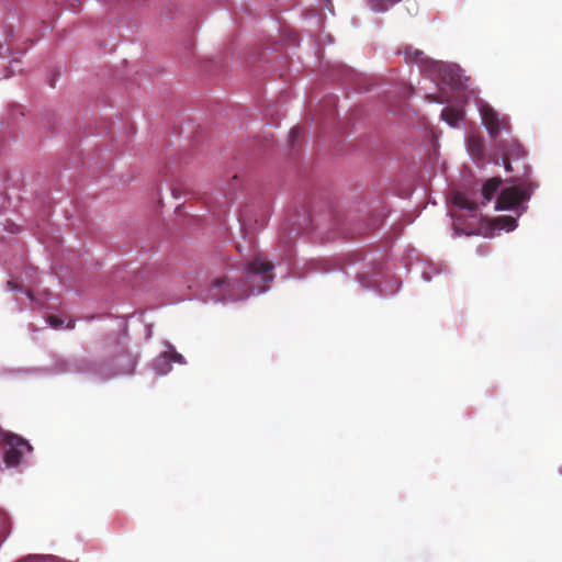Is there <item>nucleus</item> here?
<instances>
[{
    "instance_id": "f257e3e1",
    "label": "nucleus",
    "mask_w": 562,
    "mask_h": 562,
    "mask_svg": "<svg viewBox=\"0 0 562 562\" xmlns=\"http://www.w3.org/2000/svg\"><path fill=\"white\" fill-rule=\"evenodd\" d=\"M273 265L263 256H256L247 263L239 281H232L226 276L212 280L211 290L218 300H239L266 290L265 283L272 281Z\"/></svg>"
},
{
    "instance_id": "f03ea898",
    "label": "nucleus",
    "mask_w": 562,
    "mask_h": 562,
    "mask_svg": "<svg viewBox=\"0 0 562 562\" xmlns=\"http://www.w3.org/2000/svg\"><path fill=\"white\" fill-rule=\"evenodd\" d=\"M137 357L127 347L125 338L116 340L106 361L103 364L105 378L134 372Z\"/></svg>"
},
{
    "instance_id": "7ed1b4c3",
    "label": "nucleus",
    "mask_w": 562,
    "mask_h": 562,
    "mask_svg": "<svg viewBox=\"0 0 562 562\" xmlns=\"http://www.w3.org/2000/svg\"><path fill=\"white\" fill-rule=\"evenodd\" d=\"M501 184L502 179L493 177L483 183L480 193L472 192L468 194L460 191L456 192L452 196V203L459 209L476 212L480 206L486 205L495 196Z\"/></svg>"
},
{
    "instance_id": "20e7f679",
    "label": "nucleus",
    "mask_w": 562,
    "mask_h": 562,
    "mask_svg": "<svg viewBox=\"0 0 562 562\" xmlns=\"http://www.w3.org/2000/svg\"><path fill=\"white\" fill-rule=\"evenodd\" d=\"M538 188V184L533 181H524L518 186H513L501 191L496 200V210H515L524 201L528 200Z\"/></svg>"
},
{
    "instance_id": "39448f33",
    "label": "nucleus",
    "mask_w": 562,
    "mask_h": 562,
    "mask_svg": "<svg viewBox=\"0 0 562 562\" xmlns=\"http://www.w3.org/2000/svg\"><path fill=\"white\" fill-rule=\"evenodd\" d=\"M1 437L3 441V460L8 467H18L22 462L23 456L33 450L29 441L19 435L3 431Z\"/></svg>"
},
{
    "instance_id": "423d86ee",
    "label": "nucleus",
    "mask_w": 562,
    "mask_h": 562,
    "mask_svg": "<svg viewBox=\"0 0 562 562\" xmlns=\"http://www.w3.org/2000/svg\"><path fill=\"white\" fill-rule=\"evenodd\" d=\"M481 115L484 125L486 126L490 135L496 138L503 128V122L498 116V113L488 105L481 108Z\"/></svg>"
},
{
    "instance_id": "0eeeda50",
    "label": "nucleus",
    "mask_w": 562,
    "mask_h": 562,
    "mask_svg": "<svg viewBox=\"0 0 562 562\" xmlns=\"http://www.w3.org/2000/svg\"><path fill=\"white\" fill-rule=\"evenodd\" d=\"M503 165L506 171L512 170V159H518L520 157L525 156V150L521 147V145L517 143L508 144L507 146H504L503 149Z\"/></svg>"
},
{
    "instance_id": "6e6552de",
    "label": "nucleus",
    "mask_w": 562,
    "mask_h": 562,
    "mask_svg": "<svg viewBox=\"0 0 562 562\" xmlns=\"http://www.w3.org/2000/svg\"><path fill=\"white\" fill-rule=\"evenodd\" d=\"M468 146L471 155L476 160H483L484 159V143L480 137L471 136L468 139Z\"/></svg>"
},
{
    "instance_id": "1a4fd4ad",
    "label": "nucleus",
    "mask_w": 562,
    "mask_h": 562,
    "mask_svg": "<svg viewBox=\"0 0 562 562\" xmlns=\"http://www.w3.org/2000/svg\"><path fill=\"white\" fill-rule=\"evenodd\" d=\"M462 111L458 109H443L441 112V117L449 123L451 126L457 125V123L462 119Z\"/></svg>"
},
{
    "instance_id": "9d476101",
    "label": "nucleus",
    "mask_w": 562,
    "mask_h": 562,
    "mask_svg": "<svg viewBox=\"0 0 562 562\" xmlns=\"http://www.w3.org/2000/svg\"><path fill=\"white\" fill-rule=\"evenodd\" d=\"M404 54L408 61H414V63H418V64H425L427 61V58H426L424 52H422L417 48L406 47L404 50Z\"/></svg>"
},
{
    "instance_id": "9b49d317",
    "label": "nucleus",
    "mask_w": 562,
    "mask_h": 562,
    "mask_svg": "<svg viewBox=\"0 0 562 562\" xmlns=\"http://www.w3.org/2000/svg\"><path fill=\"white\" fill-rule=\"evenodd\" d=\"M19 562H60V560L52 554H34L21 559Z\"/></svg>"
},
{
    "instance_id": "f8f14e48",
    "label": "nucleus",
    "mask_w": 562,
    "mask_h": 562,
    "mask_svg": "<svg viewBox=\"0 0 562 562\" xmlns=\"http://www.w3.org/2000/svg\"><path fill=\"white\" fill-rule=\"evenodd\" d=\"M398 1L400 0H371V8L376 12H382Z\"/></svg>"
},
{
    "instance_id": "ddd939ff",
    "label": "nucleus",
    "mask_w": 562,
    "mask_h": 562,
    "mask_svg": "<svg viewBox=\"0 0 562 562\" xmlns=\"http://www.w3.org/2000/svg\"><path fill=\"white\" fill-rule=\"evenodd\" d=\"M497 222L507 231H512L516 227V220L512 216H501L497 218Z\"/></svg>"
},
{
    "instance_id": "4468645a",
    "label": "nucleus",
    "mask_w": 562,
    "mask_h": 562,
    "mask_svg": "<svg viewBox=\"0 0 562 562\" xmlns=\"http://www.w3.org/2000/svg\"><path fill=\"white\" fill-rule=\"evenodd\" d=\"M48 323L49 325L53 327V328H59L61 325H63V319L55 316V315H49L48 316Z\"/></svg>"
},
{
    "instance_id": "2eb2a0df",
    "label": "nucleus",
    "mask_w": 562,
    "mask_h": 562,
    "mask_svg": "<svg viewBox=\"0 0 562 562\" xmlns=\"http://www.w3.org/2000/svg\"><path fill=\"white\" fill-rule=\"evenodd\" d=\"M170 359L172 361H176V362H179V363H184V358L182 357V355L178 353L177 351H172L170 353Z\"/></svg>"
},
{
    "instance_id": "dca6fc26",
    "label": "nucleus",
    "mask_w": 562,
    "mask_h": 562,
    "mask_svg": "<svg viewBox=\"0 0 562 562\" xmlns=\"http://www.w3.org/2000/svg\"><path fill=\"white\" fill-rule=\"evenodd\" d=\"M7 288H8L9 290H12V291H13V290H18V289H19V285H18L14 281L9 280V281L7 282Z\"/></svg>"
},
{
    "instance_id": "f3484780",
    "label": "nucleus",
    "mask_w": 562,
    "mask_h": 562,
    "mask_svg": "<svg viewBox=\"0 0 562 562\" xmlns=\"http://www.w3.org/2000/svg\"><path fill=\"white\" fill-rule=\"evenodd\" d=\"M297 133H299V128H292V130H291V132H290L291 137H293V138H294V137L296 136V134H297Z\"/></svg>"
},
{
    "instance_id": "a211bd4d",
    "label": "nucleus",
    "mask_w": 562,
    "mask_h": 562,
    "mask_svg": "<svg viewBox=\"0 0 562 562\" xmlns=\"http://www.w3.org/2000/svg\"><path fill=\"white\" fill-rule=\"evenodd\" d=\"M427 99L432 101V102H438L437 98L434 97V95H428Z\"/></svg>"
},
{
    "instance_id": "6ab92c4d",
    "label": "nucleus",
    "mask_w": 562,
    "mask_h": 562,
    "mask_svg": "<svg viewBox=\"0 0 562 562\" xmlns=\"http://www.w3.org/2000/svg\"><path fill=\"white\" fill-rule=\"evenodd\" d=\"M75 327V322L74 321H70L67 325V328H74Z\"/></svg>"
},
{
    "instance_id": "aec40b11",
    "label": "nucleus",
    "mask_w": 562,
    "mask_h": 562,
    "mask_svg": "<svg viewBox=\"0 0 562 562\" xmlns=\"http://www.w3.org/2000/svg\"><path fill=\"white\" fill-rule=\"evenodd\" d=\"M26 294H27V296H29L30 299H33V295H32V293H31L30 291H27V292H26Z\"/></svg>"
}]
</instances>
